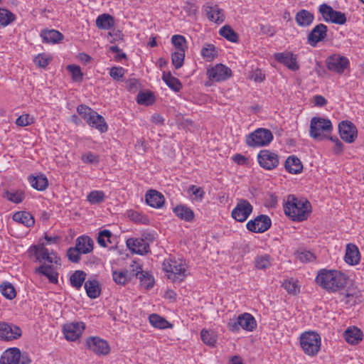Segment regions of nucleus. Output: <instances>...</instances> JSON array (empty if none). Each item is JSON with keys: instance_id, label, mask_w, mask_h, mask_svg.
<instances>
[{"instance_id": "nucleus-1", "label": "nucleus", "mask_w": 364, "mask_h": 364, "mask_svg": "<svg viewBox=\"0 0 364 364\" xmlns=\"http://www.w3.org/2000/svg\"><path fill=\"white\" fill-rule=\"evenodd\" d=\"M315 281L328 292L334 293L346 287L347 277L340 271L323 269L318 272Z\"/></svg>"}, {"instance_id": "nucleus-2", "label": "nucleus", "mask_w": 364, "mask_h": 364, "mask_svg": "<svg viewBox=\"0 0 364 364\" xmlns=\"http://www.w3.org/2000/svg\"><path fill=\"white\" fill-rule=\"evenodd\" d=\"M284 210L285 214L292 220L300 222L307 219L311 213V205L306 199H299L294 195H289Z\"/></svg>"}, {"instance_id": "nucleus-3", "label": "nucleus", "mask_w": 364, "mask_h": 364, "mask_svg": "<svg viewBox=\"0 0 364 364\" xmlns=\"http://www.w3.org/2000/svg\"><path fill=\"white\" fill-rule=\"evenodd\" d=\"M333 126L330 119L314 117L310 122L309 135L314 139L322 141L332 132Z\"/></svg>"}, {"instance_id": "nucleus-4", "label": "nucleus", "mask_w": 364, "mask_h": 364, "mask_svg": "<svg viewBox=\"0 0 364 364\" xmlns=\"http://www.w3.org/2000/svg\"><path fill=\"white\" fill-rule=\"evenodd\" d=\"M300 346L306 355L314 356L320 350L321 337L316 332L306 331L300 336Z\"/></svg>"}, {"instance_id": "nucleus-5", "label": "nucleus", "mask_w": 364, "mask_h": 364, "mask_svg": "<svg viewBox=\"0 0 364 364\" xmlns=\"http://www.w3.org/2000/svg\"><path fill=\"white\" fill-rule=\"evenodd\" d=\"M163 269L173 282H181L187 276L186 264L176 260H164Z\"/></svg>"}, {"instance_id": "nucleus-6", "label": "nucleus", "mask_w": 364, "mask_h": 364, "mask_svg": "<svg viewBox=\"0 0 364 364\" xmlns=\"http://www.w3.org/2000/svg\"><path fill=\"white\" fill-rule=\"evenodd\" d=\"M273 140L272 132L267 129L258 128L246 136V144L250 147L267 146Z\"/></svg>"}, {"instance_id": "nucleus-7", "label": "nucleus", "mask_w": 364, "mask_h": 364, "mask_svg": "<svg viewBox=\"0 0 364 364\" xmlns=\"http://www.w3.org/2000/svg\"><path fill=\"white\" fill-rule=\"evenodd\" d=\"M318 11L326 22L339 25H343L346 22V16L344 13L333 10L331 6L326 4H321L319 6Z\"/></svg>"}, {"instance_id": "nucleus-8", "label": "nucleus", "mask_w": 364, "mask_h": 364, "mask_svg": "<svg viewBox=\"0 0 364 364\" xmlns=\"http://www.w3.org/2000/svg\"><path fill=\"white\" fill-rule=\"evenodd\" d=\"M253 207L246 199H238L235 208L231 212V216L237 222H245L252 213Z\"/></svg>"}, {"instance_id": "nucleus-9", "label": "nucleus", "mask_w": 364, "mask_h": 364, "mask_svg": "<svg viewBox=\"0 0 364 364\" xmlns=\"http://www.w3.org/2000/svg\"><path fill=\"white\" fill-rule=\"evenodd\" d=\"M349 63L348 59L340 54H333L326 60L328 70L338 74L343 73L344 70L349 66Z\"/></svg>"}, {"instance_id": "nucleus-10", "label": "nucleus", "mask_w": 364, "mask_h": 364, "mask_svg": "<svg viewBox=\"0 0 364 364\" xmlns=\"http://www.w3.org/2000/svg\"><path fill=\"white\" fill-rule=\"evenodd\" d=\"M272 221L270 218L267 215H259L254 220L247 222V229L255 233H262L270 228Z\"/></svg>"}, {"instance_id": "nucleus-11", "label": "nucleus", "mask_w": 364, "mask_h": 364, "mask_svg": "<svg viewBox=\"0 0 364 364\" xmlns=\"http://www.w3.org/2000/svg\"><path fill=\"white\" fill-rule=\"evenodd\" d=\"M258 163L261 167L272 170L279 164V156L277 154L268 150H261L257 155Z\"/></svg>"}, {"instance_id": "nucleus-12", "label": "nucleus", "mask_w": 364, "mask_h": 364, "mask_svg": "<svg viewBox=\"0 0 364 364\" xmlns=\"http://www.w3.org/2000/svg\"><path fill=\"white\" fill-rule=\"evenodd\" d=\"M207 75L211 81H225L232 76V70L228 66L219 63L208 69Z\"/></svg>"}, {"instance_id": "nucleus-13", "label": "nucleus", "mask_w": 364, "mask_h": 364, "mask_svg": "<svg viewBox=\"0 0 364 364\" xmlns=\"http://www.w3.org/2000/svg\"><path fill=\"white\" fill-rule=\"evenodd\" d=\"M86 346L95 354L99 355H107L110 351V347L107 341L97 336H92L87 339Z\"/></svg>"}, {"instance_id": "nucleus-14", "label": "nucleus", "mask_w": 364, "mask_h": 364, "mask_svg": "<svg viewBox=\"0 0 364 364\" xmlns=\"http://www.w3.org/2000/svg\"><path fill=\"white\" fill-rule=\"evenodd\" d=\"M22 335L20 327L6 322H0V340L12 341L18 339Z\"/></svg>"}, {"instance_id": "nucleus-15", "label": "nucleus", "mask_w": 364, "mask_h": 364, "mask_svg": "<svg viewBox=\"0 0 364 364\" xmlns=\"http://www.w3.org/2000/svg\"><path fill=\"white\" fill-rule=\"evenodd\" d=\"M341 138L347 143H352L357 137L356 127L349 121H342L338 125Z\"/></svg>"}, {"instance_id": "nucleus-16", "label": "nucleus", "mask_w": 364, "mask_h": 364, "mask_svg": "<svg viewBox=\"0 0 364 364\" xmlns=\"http://www.w3.org/2000/svg\"><path fill=\"white\" fill-rule=\"evenodd\" d=\"M84 329L83 322L66 323L63 326V333L68 341H75L81 336Z\"/></svg>"}, {"instance_id": "nucleus-17", "label": "nucleus", "mask_w": 364, "mask_h": 364, "mask_svg": "<svg viewBox=\"0 0 364 364\" xmlns=\"http://www.w3.org/2000/svg\"><path fill=\"white\" fill-rule=\"evenodd\" d=\"M328 28L323 23L316 25L307 36V41L310 46L316 47L318 43L323 41L327 37Z\"/></svg>"}, {"instance_id": "nucleus-18", "label": "nucleus", "mask_w": 364, "mask_h": 364, "mask_svg": "<svg viewBox=\"0 0 364 364\" xmlns=\"http://www.w3.org/2000/svg\"><path fill=\"white\" fill-rule=\"evenodd\" d=\"M274 58L278 63L283 64L292 71L299 69L296 55L291 52L277 53L274 54Z\"/></svg>"}, {"instance_id": "nucleus-19", "label": "nucleus", "mask_w": 364, "mask_h": 364, "mask_svg": "<svg viewBox=\"0 0 364 364\" xmlns=\"http://www.w3.org/2000/svg\"><path fill=\"white\" fill-rule=\"evenodd\" d=\"M127 247L134 253L145 255L149 250V245L143 238H129L126 241Z\"/></svg>"}, {"instance_id": "nucleus-20", "label": "nucleus", "mask_w": 364, "mask_h": 364, "mask_svg": "<svg viewBox=\"0 0 364 364\" xmlns=\"http://www.w3.org/2000/svg\"><path fill=\"white\" fill-rule=\"evenodd\" d=\"M20 350L18 348H11L6 350L0 358V364H18Z\"/></svg>"}, {"instance_id": "nucleus-21", "label": "nucleus", "mask_w": 364, "mask_h": 364, "mask_svg": "<svg viewBox=\"0 0 364 364\" xmlns=\"http://www.w3.org/2000/svg\"><path fill=\"white\" fill-rule=\"evenodd\" d=\"M347 264L350 265L358 264L360 260V255L358 247L352 243L346 245V255L344 257Z\"/></svg>"}, {"instance_id": "nucleus-22", "label": "nucleus", "mask_w": 364, "mask_h": 364, "mask_svg": "<svg viewBox=\"0 0 364 364\" xmlns=\"http://www.w3.org/2000/svg\"><path fill=\"white\" fill-rule=\"evenodd\" d=\"M164 196L156 190H150L146 194V202L151 207L161 208L164 203Z\"/></svg>"}, {"instance_id": "nucleus-23", "label": "nucleus", "mask_w": 364, "mask_h": 364, "mask_svg": "<svg viewBox=\"0 0 364 364\" xmlns=\"http://www.w3.org/2000/svg\"><path fill=\"white\" fill-rule=\"evenodd\" d=\"M237 318V323L240 325L241 328L247 331H252L256 328L257 321L252 314L244 313L240 314Z\"/></svg>"}, {"instance_id": "nucleus-24", "label": "nucleus", "mask_w": 364, "mask_h": 364, "mask_svg": "<svg viewBox=\"0 0 364 364\" xmlns=\"http://www.w3.org/2000/svg\"><path fill=\"white\" fill-rule=\"evenodd\" d=\"M175 215L186 222H191L193 220L195 215L193 211L188 206L180 204L177 205L173 209Z\"/></svg>"}, {"instance_id": "nucleus-25", "label": "nucleus", "mask_w": 364, "mask_h": 364, "mask_svg": "<svg viewBox=\"0 0 364 364\" xmlns=\"http://www.w3.org/2000/svg\"><path fill=\"white\" fill-rule=\"evenodd\" d=\"M35 272L38 274L44 275L52 284H56L58 282V274L55 272L52 265L45 264H42L36 268Z\"/></svg>"}, {"instance_id": "nucleus-26", "label": "nucleus", "mask_w": 364, "mask_h": 364, "mask_svg": "<svg viewBox=\"0 0 364 364\" xmlns=\"http://www.w3.org/2000/svg\"><path fill=\"white\" fill-rule=\"evenodd\" d=\"M314 20V16L309 11L301 9L298 11L295 16L296 23L301 27L310 26Z\"/></svg>"}, {"instance_id": "nucleus-27", "label": "nucleus", "mask_w": 364, "mask_h": 364, "mask_svg": "<svg viewBox=\"0 0 364 364\" xmlns=\"http://www.w3.org/2000/svg\"><path fill=\"white\" fill-rule=\"evenodd\" d=\"M284 166L287 171L292 174L299 173L303 170V165L300 159L294 155L287 159Z\"/></svg>"}, {"instance_id": "nucleus-28", "label": "nucleus", "mask_w": 364, "mask_h": 364, "mask_svg": "<svg viewBox=\"0 0 364 364\" xmlns=\"http://www.w3.org/2000/svg\"><path fill=\"white\" fill-rule=\"evenodd\" d=\"M344 338L347 343L356 345L363 339V333L357 327H350L344 332Z\"/></svg>"}, {"instance_id": "nucleus-29", "label": "nucleus", "mask_w": 364, "mask_h": 364, "mask_svg": "<svg viewBox=\"0 0 364 364\" xmlns=\"http://www.w3.org/2000/svg\"><path fill=\"white\" fill-rule=\"evenodd\" d=\"M205 12L208 18L217 23H220L224 21V16L223 10L220 9L217 5L207 6L205 7Z\"/></svg>"}, {"instance_id": "nucleus-30", "label": "nucleus", "mask_w": 364, "mask_h": 364, "mask_svg": "<svg viewBox=\"0 0 364 364\" xmlns=\"http://www.w3.org/2000/svg\"><path fill=\"white\" fill-rule=\"evenodd\" d=\"M90 126L95 128L101 133H105L108 129V126L104 117L96 112V114H92L90 119L86 122Z\"/></svg>"}, {"instance_id": "nucleus-31", "label": "nucleus", "mask_w": 364, "mask_h": 364, "mask_svg": "<svg viewBox=\"0 0 364 364\" xmlns=\"http://www.w3.org/2000/svg\"><path fill=\"white\" fill-rule=\"evenodd\" d=\"M75 247L82 254H87L93 250V240L89 236H80L76 240Z\"/></svg>"}, {"instance_id": "nucleus-32", "label": "nucleus", "mask_w": 364, "mask_h": 364, "mask_svg": "<svg viewBox=\"0 0 364 364\" xmlns=\"http://www.w3.org/2000/svg\"><path fill=\"white\" fill-rule=\"evenodd\" d=\"M41 36L43 42L48 43H57L63 38V35L54 29L42 31Z\"/></svg>"}, {"instance_id": "nucleus-33", "label": "nucleus", "mask_w": 364, "mask_h": 364, "mask_svg": "<svg viewBox=\"0 0 364 364\" xmlns=\"http://www.w3.org/2000/svg\"><path fill=\"white\" fill-rule=\"evenodd\" d=\"M85 289L87 295L90 299L97 298L101 293V288L97 280H87L85 282Z\"/></svg>"}, {"instance_id": "nucleus-34", "label": "nucleus", "mask_w": 364, "mask_h": 364, "mask_svg": "<svg viewBox=\"0 0 364 364\" xmlns=\"http://www.w3.org/2000/svg\"><path fill=\"white\" fill-rule=\"evenodd\" d=\"M13 220L16 222L23 224L26 227H32L35 223L31 214L26 211L15 213L13 215Z\"/></svg>"}, {"instance_id": "nucleus-35", "label": "nucleus", "mask_w": 364, "mask_h": 364, "mask_svg": "<svg viewBox=\"0 0 364 364\" xmlns=\"http://www.w3.org/2000/svg\"><path fill=\"white\" fill-rule=\"evenodd\" d=\"M31 186L38 191H44L48 186V181L43 174L37 176H31L28 178Z\"/></svg>"}, {"instance_id": "nucleus-36", "label": "nucleus", "mask_w": 364, "mask_h": 364, "mask_svg": "<svg viewBox=\"0 0 364 364\" xmlns=\"http://www.w3.org/2000/svg\"><path fill=\"white\" fill-rule=\"evenodd\" d=\"M162 80L168 86V87L175 92H179L182 88V84L180 80L178 78L172 76L170 72H164Z\"/></svg>"}, {"instance_id": "nucleus-37", "label": "nucleus", "mask_w": 364, "mask_h": 364, "mask_svg": "<svg viewBox=\"0 0 364 364\" xmlns=\"http://www.w3.org/2000/svg\"><path fill=\"white\" fill-rule=\"evenodd\" d=\"M114 24V18L107 14H101L96 19V26L100 29L108 30Z\"/></svg>"}, {"instance_id": "nucleus-38", "label": "nucleus", "mask_w": 364, "mask_h": 364, "mask_svg": "<svg viewBox=\"0 0 364 364\" xmlns=\"http://www.w3.org/2000/svg\"><path fill=\"white\" fill-rule=\"evenodd\" d=\"M86 275V273L82 270L75 271L70 277L72 287L80 289L85 281Z\"/></svg>"}, {"instance_id": "nucleus-39", "label": "nucleus", "mask_w": 364, "mask_h": 364, "mask_svg": "<svg viewBox=\"0 0 364 364\" xmlns=\"http://www.w3.org/2000/svg\"><path fill=\"white\" fill-rule=\"evenodd\" d=\"M200 337L203 342L210 347L215 346L217 342V334L213 330L203 329L200 332Z\"/></svg>"}, {"instance_id": "nucleus-40", "label": "nucleus", "mask_w": 364, "mask_h": 364, "mask_svg": "<svg viewBox=\"0 0 364 364\" xmlns=\"http://www.w3.org/2000/svg\"><path fill=\"white\" fill-rule=\"evenodd\" d=\"M149 321L155 328L165 329L171 326L166 319L156 314H151L149 317Z\"/></svg>"}, {"instance_id": "nucleus-41", "label": "nucleus", "mask_w": 364, "mask_h": 364, "mask_svg": "<svg viewBox=\"0 0 364 364\" xmlns=\"http://www.w3.org/2000/svg\"><path fill=\"white\" fill-rule=\"evenodd\" d=\"M200 54L207 61H211L218 56V51L213 44L205 43L201 49Z\"/></svg>"}, {"instance_id": "nucleus-42", "label": "nucleus", "mask_w": 364, "mask_h": 364, "mask_svg": "<svg viewBox=\"0 0 364 364\" xmlns=\"http://www.w3.org/2000/svg\"><path fill=\"white\" fill-rule=\"evenodd\" d=\"M219 33L230 42L237 43L238 41L239 37L237 33L230 26H223L220 29Z\"/></svg>"}, {"instance_id": "nucleus-43", "label": "nucleus", "mask_w": 364, "mask_h": 364, "mask_svg": "<svg viewBox=\"0 0 364 364\" xmlns=\"http://www.w3.org/2000/svg\"><path fill=\"white\" fill-rule=\"evenodd\" d=\"M0 291L6 299L11 300L16 296V292L12 284L4 282L0 285Z\"/></svg>"}, {"instance_id": "nucleus-44", "label": "nucleus", "mask_w": 364, "mask_h": 364, "mask_svg": "<svg viewBox=\"0 0 364 364\" xmlns=\"http://www.w3.org/2000/svg\"><path fill=\"white\" fill-rule=\"evenodd\" d=\"M16 16L8 9L0 8V25L6 26L14 22Z\"/></svg>"}, {"instance_id": "nucleus-45", "label": "nucleus", "mask_w": 364, "mask_h": 364, "mask_svg": "<svg viewBox=\"0 0 364 364\" xmlns=\"http://www.w3.org/2000/svg\"><path fill=\"white\" fill-rule=\"evenodd\" d=\"M271 265V257L269 255H259L256 257L255 266L257 269H265Z\"/></svg>"}, {"instance_id": "nucleus-46", "label": "nucleus", "mask_w": 364, "mask_h": 364, "mask_svg": "<svg viewBox=\"0 0 364 364\" xmlns=\"http://www.w3.org/2000/svg\"><path fill=\"white\" fill-rule=\"evenodd\" d=\"M139 279L140 282V285L146 289H151L154 286V279L153 277L147 272H144L141 270L139 277Z\"/></svg>"}, {"instance_id": "nucleus-47", "label": "nucleus", "mask_w": 364, "mask_h": 364, "mask_svg": "<svg viewBox=\"0 0 364 364\" xmlns=\"http://www.w3.org/2000/svg\"><path fill=\"white\" fill-rule=\"evenodd\" d=\"M4 197L11 202L19 203L23 201L25 198L24 193L21 191H6Z\"/></svg>"}, {"instance_id": "nucleus-48", "label": "nucleus", "mask_w": 364, "mask_h": 364, "mask_svg": "<svg viewBox=\"0 0 364 364\" xmlns=\"http://www.w3.org/2000/svg\"><path fill=\"white\" fill-rule=\"evenodd\" d=\"M185 58V50H176L171 54L172 64L174 65L176 69L181 68L184 63Z\"/></svg>"}, {"instance_id": "nucleus-49", "label": "nucleus", "mask_w": 364, "mask_h": 364, "mask_svg": "<svg viewBox=\"0 0 364 364\" xmlns=\"http://www.w3.org/2000/svg\"><path fill=\"white\" fill-rule=\"evenodd\" d=\"M132 269L130 270H124L126 272V277L128 282L132 281L134 277L138 278L142 270L141 266L136 262H133V264L130 266Z\"/></svg>"}, {"instance_id": "nucleus-50", "label": "nucleus", "mask_w": 364, "mask_h": 364, "mask_svg": "<svg viewBox=\"0 0 364 364\" xmlns=\"http://www.w3.org/2000/svg\"><path fill=\"white\" fill-rule=\"evenodd\" d=\"M105 194L102 191H92L87 196V200L91 204H97L104 201Z\"/></svg>"}, {"instance_id": "nucleus-51", "label": "nucleus", "mask_w": 364, "mask_h": 364, "mask_svg": "<svg viewBox=\"0 0 364 364\" xmlns=\"http://www.w3.org/2000/svg\"><path fill=\"white\" fill-rule=\"evenodd\" d=\"M171 43L176 49V50H184L186 51V40L183 36L173 35L171 38Z\"/></svg>"}, {"instance_id": "nucleus-52", "label": "nucleus", "mask_w": 364, "mask_h": 364, "mask_svg": "<svg viewBox=\"0 0 364 364\" xmlns=\"http://www.w3.org/2000/svg\"><path fill=\"white\" fill-rule=\"evenodd\" d=\"M77 112L86 122L91 119L92 114H96L95 111L85 105H79Z\"/></svg>"}, {"instance_id": "nucleus-53", "label": "nucleus", "mask_w": 364, "mask_h": 364, "mask_svg": "<svg viewBox=\"0 0 364 364\" xmlns=\"http://www.w3.org/2000/svg\"><path fill=\"white\" fill-rule=\"evenodd\" d=\"M136 101L139 105H148L153 102V95L150 92H139L136 97Z\"/></svg>"}, {"instance_id": "nucleus-54", "label": "nucleus", "mask_w": 364, "mask_h": 364, "mask_svg": "<svg viewBox=\"0 0 364 364\" xmlns=\"http://www.w3.org/2000/svg\"><path fill=\"white\" fill-rule=\"evenodd\" d=\"M111 235H112V233L109 230H101L99 232L98 237H97L98 244L103 247H106L107 246L106 241L111 243V241H110Z\"/></svg>"}, {"instance_id": "nucleus-55", "label": "nucleus", "mask_w": 364, "mask_h": 364, "mask_svg": "<svg viewBox=\"0 0 364 364\" xmlns=\"http://www.w3.org/2000/svg\"><path fill=\"white\" fill-rule=\"evenodd\" d=\"M67 70L72 74L73 80L75 81H80L82 79L83 74L81 72L80 66L76 65H68Z\"/></svg>"}, {"instance_id": "nucleus-56", "label": "nucleus", "mask_w": 364, "mask_h": 364, "mask_svg": "<svg viewBox=\"0 0 364 364\" xmlns=\"http://www.w3.org/2000/svg\"><path fill=\"white\" fill-rule=\"evenodd\" d=\"M125 271H113L112 272V278L114 282L119 285H125L128 281L126 277Z\"/></svg>"}, {"instance_id": "nucleus-57", "label": "nucleus", "mask_w": 364, "mask_h": 364, "mask_svg": "<svg viewBox=\"0 0 364 364\" xmlns=\"http://www.w3.org/2000/svg\"><path fill=\"white\" fill-rule=\"evenodd\" d=\"M81 254L82 253L76 247H70L67 252V255L69 260L75 263H77L80 261Z\"/></svg>"}, {"instance_id": "nucleus-58", "label": "nucleus", "mask_w": 364, "mask_h": 364, "mask_svg": "<svg viewBox=\"0 0 364 364\" xmlns=\"http://www.w3.org/2000/svg\"><path fill=\"white\" fill-rule=\"evenodd\" d=\"M124 72L122 67H112L109 70V75L117 81H122Z\"/></svg>"}, {"instance_id": "nucleus-59", "label": "nucleus", "mask_w": 364, "mask_h": 364, "mask_svg": "<svg viewBox=\"0 0 364 364\" xmlns=\"http://www.w3.org/2000/svg\"><path fill=\"white\" fill-rule=\"evenodd\" d=\"M282 286L289 294H296V292L299 291L298 286L296 284V282L294 281H291V280L285 281L283 283Z\"/></svg>"}, {"instance_id": "nucleus-60", "label": "nucleus", "mask_w": 364, "mask_h": 364, "mask_svg": "<svg viewBox=\"0 0 364 364\" xmlns=\"http://www.w3.org/2000/svg\"><path fill=\"white\" fill-rule=\"evenodd\" d=\"M50 60V59L46 57L45 54H39L34 59L35 63L41 68H46L48 65Z\"/></svg>"}, {"instance_id": "nucleus-61", "label": "nucleus", "mask_w": 364, "mask_h": 364, "mask_svg": "<svg viewBox=\"0 0 364 364\" xmlns=\"http://www.w3.org/2000/svg\"><path fill=\"white\" fill-rule=\"evenodd\" d=\"M298 259L302 262H311L315 259L314 255L310 251H303L299 253Z\"/></svg>"}, {"instance_id": "nucleus-62", "label": "nucleus", "mask_w": 364, "mask_h": 364, "mask_svg": "<svg viewBox=\"0 0 364 364\" xmlns=\"http://www.w3.org/2000/svg\"><path fill=\"white\" fill-rule=\"evenodd\" d=\"M189 191L192 192L193 195L195 196L196 198H198L200 200L204 198L205 192L201 187H197L195 185H191L189 187Z\"/></svg>"}, {"instance_id": "nucleus-63", "label": "nucleus", "mask_w": 364, "mask_h": 364, "mask_svg": "<svg viewBox=\"0 0 364 364\" xmlns=\"http://www.w3.org/2000/svg\"><path fill=\"white\" fill-rule=\"evenodd\" d=\"M31 123V119L28 114H23L19 116L16 121V124L21 127H26Z\"/></svg>"}, {"instance_id": "nucleus-64", "label": "nucleus", "mask_w": 364, "mask_h": 364, "mask_svg": "<svg viewBox=\"0 0 364 364\" xmlns=\"http://www.w3.org/2000/svg\"><path fill=\"white\" fill-rule=\"evenodd\" d=\"M49 252L43 245L40 246L39 253L36 258L37 261L47 260L49 258Z\"/></svg>"}]
</instances>
